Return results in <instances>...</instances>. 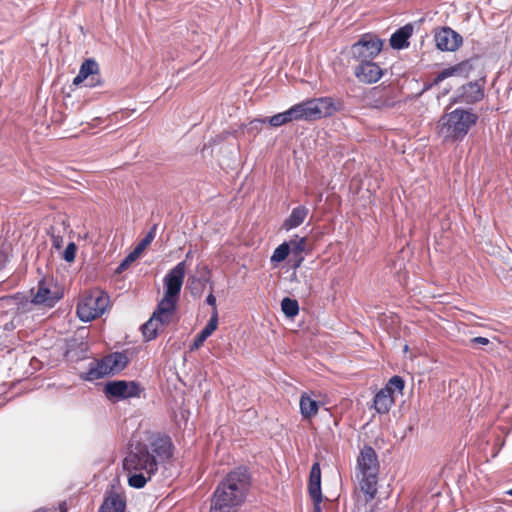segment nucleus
Returning <instances> with one entry per match:
<instances>
[{
    "instance_id": "f257e3e1",
    "label": "nucleus",
    "mask_w": 512,
    "mask_h": 512,
    "mask_svg": "<svg viewBox=\"0 0 512 512\" xmlns=\"http://www.w3.org/2000/svg\"><path fill=\"white\" fill-rule=\"evenodd\" d=\"M174 445L171 438L165 434H152L147 443H138L124 458L123 466L126 471L145 470L147 474L155 475L158 466L173 456Z\"/></svg>"
},
{
    "instance_id": "f03ea898",
    "label": "nucleus",
    "mask_w": 512,
    "mask_h": 512,
    "mask_svg": "<svg viewBox=\"0 0 512 512\" xmlns=\"http://www.w3.org/2000/svg\"><path fill=\"white\" fill-rule=\"evenodd\" d=\"M251 486V474L245 466L230 471L217 485L210 512H235L244 502Z\"/></svg>"
},
{
    "instance_id": "7ed1b4c3",
    "label": "nucleus",
    "mask_w": 512,
    "mask_h": 512,
    "mask_svg": "<svg viewBox=\"0 0 512 512\" xmlns=\"http://www.w3.org/2000/svg\"><path fill=\"white\" fill-rule=\"evenodd\" d=\"M478 118L472 109L456 108L441 116L438 122L439 132L445 141L461 142L476 125Z\"/></svg>"
},
{
    "instance_id": "20e7f679",
    "label": "nucleus",
    "mask_w": 512,
    "mask_h": 512,
    "mask_svg": "<svg viewBox=\"0 0 512 512\" xmlns=\"http://www.w3.org/2000/svg\"><path fill=\"white\" fill-rule=\"evenodd\" d=\"M357 478L361 491L368 496V500L377 494L379 461L373 447L365 445L357 458Z\"/></svg>"
},
{
    "instance_id": "39448f33",
    "label": "nucleus",
    "mask_w": 512,
    "mask_h": 512,
    "mask_svg": "<svg viewBox=\"0 0 512 512\" xmlns=\"http://www.w3.org/2000/svg\"><path fill=\"white\" fill-rule=\"evenodd\" d=\"M186 272V262L181 261L168 271L163 279L164 296L157 303L161 306V310H167L175 313L177 310V303L180 298L181 288L183 285Z\"/></svg>"
},
{
    "instance_id": "423d86ee",
    "label": "nucleus",
    "mask_w": 512,
    "mask_h": 512,
    "mask_svg": "<svg viewBox=\"0 0 512 512\" xmlns=\"http://www.w3.org/2000/svg\"><path fill=\"white\" fill-rule=\"evenodd\" d=\"M297 105L301 119L306 121L329 117L342 109V102H336L332 97L314 98Z\"/></svg>"
},
{
    "instance_id": "0eeeda50",
    "label": "nucleus",
    "mask_w": 512,
    "mask_h": 512,
    "mask_svg": "<svg viewBox=\"0 0 512 512\" xmlns=\"http://www.w3.org/2000/svg\"><path fill=\"white\" fill-rule=\"evenodd\" d=\"M108 305V296L97 291L84 296L77 305V315L82 322H90L101 316Z\"/></svg>"
},
{
    "instance_id": "6e6552de",
    "label": "nucleus",
    "mask_w": 512,
    "mask_h": 512,
    "mask_svg": "<svg viewBox=\"0 0 512 512\" xmlns=\"http://www.w3.org/2000/svg\"><path fill=\"white\" fill-rule=\"evenodd\" d=\"M143 390L138 382L127 380L107 381L103 388L105 397L111 402L139 398Z\"/></svg>"
},
{
    "instance_id": "1a4fd4ad",
    "label": "nucleus",
    "mask_w": 512,
    "mask_h": 512,
    "mask_svg": "<svg viewBox=\"0 0 512 512\" xmlns=\"http://www.w3.org/2000/svg\"><path fill=\"white\" fill-rule=\"evenodd\" d=\"M382 46L383 42L379 37L366 33L350 47L349 54L359 62L372 60L381 52Z\"/></svg>"
},
{
    "instance_id": "9d476101",
    "label": "nucleus",
    "mask_w": 512,
    "mask_h": 512,
    "mask_svg": "<svg viewBox=\"0 0 512 512\" xmlns=\"http://www.w3.org/2000/svg\"><path fill=\"white\" fill-rule=\"evenodd\" d=\"M173 314V312L167 310L166 308L161 310V306L157 305L149 320L141 326L142 334L145 340H154L158 335L157 331L159 325H168Z\"/></svg>"
},
{
    "instance_id": "9b49d317",
    "label": "nucleus",
    "mask_w": 512,
    "mask_h": 512,
    "mask_svg": "<svg viewBox=\"0 0 512 512\" xmlns=\"http://www.w3.org/2000/svg\"><path fill=\"white\" fill-rule=\"evenodd\" d=\"M436 47L441 51H456L463 43L462 36L448 26H444L435 32Z\"/></svg>"
},
{
    "instance_id": "f8f14e48",
    "label": "nucleus",
    "mask_w": 512,
    "mask_h": 512,
    "mask_svg": "<svg viewBox=\"0 0 512 512\" xmlns=\"http://www.w3.org/2000/svg\"><path fill=\"white\" fill-rule=\"evenodd\" d=\"M484 98V87L480 81H472L462 85L454 97L455 103L475 104Z\"/></svg>"
},
{
    "instance_id": "ddd939ff",
    "label": "nucleus",
    "mask_w": 512,
    "mask_h": 512,
    "mask_svg": "<svg viewBox=\"0 0 512 512\" xmlns=\"http://www.w3.org/2000/svg\"><path fill=\"white\" fill-rule=\"evenodd\" d=\"M473 68H474V60L473 59H467V60L457 63L453 66L444 68L437 74V76L434 78L432 84L429 85L428 87H426V89H428L429 87H431L433 85H439L443 80H445L449 77L456 76V77L467 78V77H469Z\"/></svg>"
},
{
    "instance_id": "4468645a",
    "label": "nucleus",
    "mask_w": 512,
    "mask_h": 512,
    "mask_svg": "<svg viewBox=\"0 0 512 512\" xmlns=\"http://www.w3.org/2000/svg\"><path fill=\"white\" fill-rule=\"evenodd\" d=\"M356 78L363 83L373 84L380 80L383 75L382 68L372 60L361 61L355 68Z\"/></svg>"
},
{
    "instance_id": "2eb2a0df",
    "label": "nucleus",
    "mask_w": 512,
    "mask_h": 512,
    "mask_svg": "<svg viewBox=\"0 0 512 512\" xmlns=\"http://www.w3.org/2000/svg\"><path fill=\"white\" fill-rule=\"evenodd\" d=\"M125 510V497L113 487H111L105 492L103 502L99 507L98 512H125Z\"/></svg>"
},
{
    "instance_id": "dca6fc26",
    "label": "nucleus",
    "mask_w": 512,
    "mask_h": 512,
    "mask_svg": "<svg viewBox=\"0 0 512 512\" xmlns=\"http://www.w3.org/2000/svg\"><path fill=\"white\" fill-rule=\"evenodd\" d=\"M364 100L366 105L375 109H382L392 107L393 102L386 95L385 88L380 86L371 88L365 95Z\"/></svg>"
},
{
    "instance_id": "f3484780",
    "label": "nucleus",
    "mask_w": 512,
    "mask_h": 512,
    "mask_svg": "<svg viewBox=\"0 0 512 512\" xmlns=\"http://www.w3.org/2000/svg\"><path fill=\"white\" fill-rule=\"evenodd\" d=\"M109 376L107 364L104 357L101 359H94L88 365L87 371L82 372L79 377L82 381L93 382Z\"/></svg>"
},
{
    "instance_id": "a211bd4d",
    "label": "nucleus",
    "mask_w": 512,
    "mask_h": 512,
    "mask_svg": "<svg viewBox=\"0 0 512 512\" xmlns=\"http://www.w3.org/2000/svg\"><path fill=\"white\" fill-rule=\"evenodd\" d=\"M413 24L408 23L398 28L390 37V46L396 50H402L409 47V38L413 34Z\"/></svg>"
},
{
    "instance_id": "6ab92c4d",
    "label": "nucleus",
    "mask_w": 512,
    "mask_h": 512,
    "mask_svg": "<svg viewBox=\"0 0 512 512\" xmlns=\"http://www.w3.org/2000/svg\"><path fill=\"white\" fill-rule=\"evenodd\" d=\"M218 326V311H213L211 317L205 327L195 336L192 344L190 345V350L194 351L199 349L206 339L212 335V333L217 329Z\"/></svg>"
},
{
    "instance_id": "aec40b11",
    "label": "nucleus",
    "mask_w": 512,
    "mask_h": 512,
    "mask_svg": "<svg viewBox=\"0 0 512 512\" xmlns=\"http://www.w3.org/2000/svg\"><path fill=\"white\" fill-rule=\"evenodd\" d=\"M109 375H116L123 371L129 364V358L125 352H112L104 356Z\"/></svg>"
},
{
    "instance_id": "412c9836",
    "label": "nucleus",
    "mask_w": 512,
    "mask_h": 512,
    "mask_svg": "<svg viewBox=\"0 0 512 512\" xmlns=\"http://www.w3.org/2000/svg\"><path fill=\"white\" fill-rule=\"evenodd\" d=\"M299 111L298 105L296 104L282 113L275 114L271 117H265L266 123L272 127H280L293 120H302Z\"/></svg>"
},
{
    "instance_id": "4be33fe9",
    "label": "nucleus",
    "mask_w": 512,
    "mask_h": 512,
    "mask_svg": "<svg viewBox=\"0 0 512 512\" xmlns=\"http://www.w3.org/2000/svg\"><path fill=\"white\" fill-rule=\"evenodd\" d=\"M79 71L81 72L82 76H85L86 78L89 79L86 86L96 87V86L100 85L99 78L97 80H95V76H98V74H99V65L96 62V60H94L92 58L86 59L81 64Z\"/></svg>"
},
{
    "instance_id": "5701e85b",
    "label": "nucleus",
    "mask_w": 512,
    "mask_h": 512,
    "mask_svg": "<svg viewBox=\"0 0 512 512\" xmlns=\"http://www.w3.org/2000/svg\"><path fill=\"white\" fill-rule=\"evenodd\" d=\"M60 300V296L52 294L48 287L40 284L37 292L34 294L31 302L35 305H45L47 307H53Z\"/></svg>"
},
{
    "instance_id": "b1692460",
    "label": "nucleus",
    "mask_w": 512,
    "mask_h": 512,
    "mask_svg": "<svg viewBox=\"0 0 512 512\" xmlns=\"http://www.w3.org/2000/svg\"><path fill=\"white\" fill-rule=\"evenodd\" d=\"M308 209L305 206H297L292 209L291 214L282 224L286 231L299 227L308 215Z\"/></svg>"
},
{
    "instance_id": "393cba45",
    "label": "nucleus",
    "mask_w": 512,
    "mask_h": 512,
    "mask_svg": "<svg viewBox=\"0 0 512 512\" xmlns=\"http://www.w3.org/2000/svg\"><path fill=\"white\" fill-rule=\"evenodd\" d=\"M309 496H316L317 498L322 495L321 491V468L318 462H315L310 470L309 483H308Z\"/></svg>"
},
{
    "instance_id": "a878e982",
    "label": "nucleus",
    "mask_w": 512,
    "mask_h": 512,
    "mask_svg": "<svg viewBox=\"0 0 512 512\" xmlns=\"http://www.w3.org/2000/svg\"><path fill=\"white\" fill-rule=\"evenodd\" d=\"M393 403L394 398L390 392H387V389H381L374 396V408L380 414L387 413Z\"/></svg>"
},
{
    "instance_id": "bb28decb",
    "label": "nucleus",
    "mask_w": 512,
    "mask_h": 512,
    "mask_svg": "<svg viewBox=\"0 0 512 512\" xmlns=\"http://www.w3.org/2000/svg\"><path fill=\"white\" fill-rule=\"evenodd\" d=\"M129 473L128 476V484L130 487L135 489L143 488L146 483L151 479L153 475L147 474L145 470H132L127 471Z\"/></svg>"
},
{
    "instance_id": "cd10ccee",
    "label": "nucleus",
    "mask_w": 512,
    "mask_h": 512,
    "mask_svg": "<svg viewBox=\"0 0 512 512\" xmlns=\"http://www.w3.org/2000/svg\"><path fill=\"white\" fill-rule=\"evenodd\" d=\"M319 410V402L309 396L302 395L300 399V412L304 418L315 416Z\"/></svg>"
},
{
    "instance_id": "c85d7f7f",
    "label": "nucleus",
    "mask_w": 512,
    "mask_h": 512,
    "mask_svg": "<svg viewBox=\"0 0 512 512\" xmlns=\"http://www.w3.org/2000/svg\"><path fill=\"white\" fill-rule=\"evenodd\" d=\"M281 310L288 318H294L299 313V303L296 299L284 297L281 301Z\"/></svg>"
},
{
    "instance_id": "c756f323",
    "label": "nucleus",
    "mask_w": 512,
    "mask_h": 512,
    "mask_svg": "<svg viewBox=\"0 0 512 512\" xmlns=\"http://www.w3.org/2000/svg\"><path fill=\"white\" fill-rule=\"evenodd\" d=\"M290 252L291 246H289V243L283 242L274 250L271 256V262L280 263L284 261L288 257V255H290Z\"/></svg>"
},
{
    "instance_id": "7c9ffc66",
    "label": "nucleus",
    "mask_w": 512,
    "mask_h": 512,
    "mask_svg": "<svg viewBox=\"0 0 512 512\" xmlns=\"http://www.w3.org/2000/svg\"><path fill=\"white\" fill-rule=\"evenodd\" d=\"M157 225L154 224L143 239L133 249L139 256L146 249V247L154 240L156 235Z\"/></svg>"
},
{
    "instance_id": "2f4dec72",
    "label": "nucleus",
    "mask_w": 512,
    "mask_h": 512,
    "mask_svg": "<svg viewBox=\"0 0 512 512\" xmlns=\"http://www.w3.org/2000/svg\"><path fill=\"white\" fill-rule=\"evenodd\" d=\"M405 387V381L401 376H392L383 389H387V392L393 395L395 391L402 393Z\"/></svg>"
},
{
    "instance_id": "473e14b6",
    "label": "nucleus",
    "mask_w": 512,
    "mask_h": 512,
    "mask_svg": "<svg viewBox=\"0 0 512 512\" xmlns=\"http://www.w3.org/2000/svg\"><path fill=\"white\" fill-rule=\"evenodd\" d=\"M289 246H291V255H303V252L306 248V238L295 236L294 239L288 241Z\"/></svg>"
},
{
    "instance_id": "72a5a7b5",
    "label": "nucleus",
    "mask_w": 512,
    "mask_h": 512,
    "mask_svg": "<svg viewBox=\"0 0 512 512\" xmlns=\"http://www.w3.org/2000/svg\"><path fill=\"white\" fill-rule=\"evenodd\" d=\"M199 284H202V279H198L196 276H189L187 286L189 287L193 297H200L202 294L203 290Z\"/></svg>"
},
{
    "instance_id": "f704fd0d",
    "label": "nucleus",
    "mask_w": 512,
    "mask_h": 512,
    "mask_svg": "<svg viewBox=\"0 0 512 512\" xmlns=\"http://www.w3.org/2000/svg\"><path fill=\"white\" fill-rule=\"evenodd\" d=\"M138 257L139 255L136 252L131 251L118 265L116 272L122 273L125 271Z\"/></svg>"
},
{
    "instance_id": "c9c22d12",
    "label": "nucleus",
    "mask_w": 512,
    "mask_h": 512,
    "mask_svg": "<svg viewBox=\"0 0 512 512\" xmlns=\"http://www.w3.org/2000/svg\"><path fill=\"white\" fill-rule=\"evenodd\" d=\"M76 251H77L76 244L74 242H69L63 252L62 258L66 262H73L75 260Z\"/></svg>"
},
{
    "instance_id": "e433bc0d",
    "label": "nucleus",
    "mask_w": 512,
    "mask_h": 512,
    "mask_svg": "<svg viewBox=\"0 0 512 512\" xmlns=\"http://www.w3.org/2000/svg\"><path fill=\"white\" fill-rule=\"evenodd\" d=\"M490 343V340L486 337L477 336L470 340V345L473 348L479 347V346H486Z\"/></svg>"
},
{
    "instance_id": "4c0bfd02",
    "label": "nucleus",
    "mask_w": 512,
    "mask_h": 512,
    "mask_svg": "<svg viewBox=\"0 0 512 512\" xmlns=\"http://www.w3.org/2000/svg\"><path fill=\"white\" fill-rule=\"evenodd\" d=\"M206 303L208 305L212 306V312L213 311H218L217 310V306H216V297L213 294V286L212 285H211V291L208 294V296L206 297Z\"/></svg>"
},
{
    "instance_id": "58836bf2",
    "label": "nucleus",
    "mask_w": 512,
    "mask_h": 512,
    "mask_svg": "<svg viewBox=\"0 0 512 512\" xmlns=\"http://www.w3.org/2000/svg\"><path fill=\"white\" fill-rule=\"evenodd\" d=\"M313 501V512H322L321 510V502H322V495H320L318 498L316 496H310Z\"/></svg>"
},
{
    "instance_id": "ea45409f",
    "label": "nucleus",
    "mask_w": 512,
    "mask_h": 512,
    "mask_svg": "<svg viewBox=\"0 0 512 512\" xmlns=\"http://www.w3.org/2000/svg\"><path fill=\"white\" fill-rule=\"evenodd\" d=\"M263 124H266V118H257L250 122V127L259 130Z\"/></svg>"
},
{
    "instance_id": "a19ab883",
    "label": "nucleus",
    "mask_w": 512,
    "mask_h": 512,
    "mask_svg": "<svg viewBox=\"0 0 512 512\" xmlns=\"http://www.w3.org/2000/svg\"><path fill=\"white\" fill-rule=\"evenodd\" d=\"M291 261H293L292 267L297 269L301 266L304 261V255H292Z\"/></svg>"
},
{
    "instance_id": "79ce46f5",
    "label": "nucleus",
    "mask_w": 512,
    "mask_h": 512,
    "mask_svg": "<svg viewBox=\"0 0 512 512\" xmlns=\"http://www.w3.org/2000/svg\"><path fill=\"white\" fill-rule=\"evenodd\" d=\"M52 245L55 249L59 250L63 244V238L59 235H52Z\"/></svg>"
},
{
    "instance_id": "37998d69",
    "label": "nucleus",
    "mask_w": 512,
    "mask_h": 512,
    "mask_svg": "<svg viewBox=\"0 0 512 512\" xmlns=\"http://www.w3.org/2000/svg\"><path fill=\"white\" fill-rule=\"evenodd\" d=\"M9 262V257L6 252L0 250V270L6 267Z\"/></svg>"
},
{
    "instance_id": "c03bdc74",
    "label": "nucleus",
    "mask_w": 512,
    "mask_h": 512,
    "mask_svg": "<svg viewBox=\"0 0 512 512\" xmlns=\"http://www.w3.org/2000/svg\"><path fill=\"white\" fill-rule=\"evenodd\" d=\"M88 78H86L85 76H82L81 75V72L79 71L77 76L74 78L73 80V84L74 85H79L80 83L84 82V81H87L88 82Z\"/></svg>"
},
{
    "instance_id": "a18cd8bd",
    "label": "nucleus",
    "mask_w": 512,
    "mask_h": 512,
    "mask_svg": "<svg viewBox=\"0 0 512 512\" xmlns=\"http://www.w3.org/2000/svg\"><path fill=\"white\" fill-rule=\"evenodd\" d=\"M201 279H202V284H199V286H200V287H202V290H203V289H204V287H205V285H206V283H208V282H209V279H208V278H205V277H203V278H201Z\"/></svg>"
},
{
    "instance_id": "49530a36",
    "label": "nucleus",
    "mask_w": 512,
    "mask_h": 512,
    "mask_svg": "<svg viewBox=\"0 0 512 512\" xmlns=\"http://www.w3.org/2000/svg\"><path fill=\"white\" fill-rule=\"evenodd\" d=\"M507 495L512 496V488L506 492Z\"/></svg>"
},
{
    "instance_id": "de8ad7c7",
    "label": "nucleus",
    "mask_w": 512,
    "mask_h": 512,
    "mask_svg": "<svg viewBox=\"0 0 512 512\" xmlns=\"http://www.w3.org/2000/svg\"><path fill=\"white\" fill-rule=\"evenodd\" d=\"M191 255V251H188V253L186 254V258H189Z\"/></svg>"
}]
</instances>
